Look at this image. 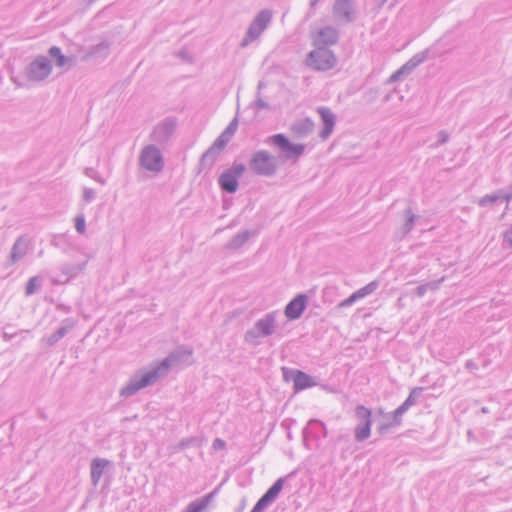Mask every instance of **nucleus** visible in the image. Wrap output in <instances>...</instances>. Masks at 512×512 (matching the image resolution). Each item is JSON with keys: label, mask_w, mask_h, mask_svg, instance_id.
<instances>
[{"label": "nucleus", "mask_w": 512, "mask_h": 512, "mask_svg": "<svg viewBox=\"0 0 512 512\" xmlns=\"http://www.w3.org/2000/svg\"><path fill=\"white\" fill-rule=\"evenodd\" d=\"M338 39V30L334 27L326 26L318 31L314 38V46L328 48V46L336 44Z\"/></svg>", "instance_id": "obj_16"}, {"label": "nucleus", "mask_w": 512, "mask_h": 512, "mask_svg": "<svg viewBox=\"0 0 512 512\" xmlns=\"http://www.w3.org/2000/svg\"><path fill=\"white\" fill-rule=\"evenodd\" d=\"M407 214H408L407 220L402 227V232L404 235L406 233L410 232L413 229V225H414L415 215L412 213V210L410 208L407 210Z\"/></svg>", "instance_id": "obj_35"}, {"label": "nucleus", "mask_w": 512, "mask_h": 512, "mask_svg": "<svg viewBox=\"0 0 512 512\" xmlns=\"http://www.w3.org/2000/svg\"><path fill=\"white\" fill-rule=\"evenodd\" d=\"M215 493L216 491H213L202 498L192 501L187 505L184 512H202L207 508Z\"/></svg>", "instance_id": "obj_26"}, {"label": "nucleus", "mask_w": 512, "mask_h": 512, "mask_svg": "<svg viewBox=\"0 0 512 512\" xmlns=\"http://www.w3.org/2000/svg\"><path fill=\"white\" fill-rule=\"evenodd\" d=\"M371 415V410L364 405L356 406L355 416L359 423L354 429V437L357 442H363L370 437L372 426Z\"/></svg>", "instance_id": "obj_10"}, {"label": "nucleus", "mask_w": 512, "mask_h": 512, "mask_svg": "<svg viewBox=\"0 0 512 512\" xmlns=\"http://www.w3.org/2000/svg\"><path fill=\"white\" fill-rule=\"evenodd\" d=\"M49 55L55 59H57L58 57H60L62 54L61 52V49L57 46H52L49 51H48Z\"/></svg>", "instance_id": "obj_46"}, {"label": "nucleus", "mask_w": 512, "mask_h": 512, "mask_svg": "<svg viewBox=\"0 0 512 512\" xmlns=\"http://www.w3.org/2000/svg\"><path fill=\"white\" fill-rule=\"evenodd\" d=\"M278 311H271L266 313L262 318L258 319L253 327L247 330L244 334V341L251 345H258L259 338L269 337L274 334L276 330V321Z\"/></svg>", "instance_id": "obj_2"}, {"label": "nucleus", "mask_w": 512, "mask_h": 512, "mask_svg": "<svg viewBox=\"0 0 512 512\" xmlns=\"http://www.w3.org/2000/svg\"><path fill=\"white\" fill-rule=\"evenodd\" d=\"M177 122L175 118L168 117L158 123L150 134V140L159 145L166 144L176 130Z\"/></svg>", "instance_id": "obj_11"}, {"label": "nucleus", "mask_w": 512, "mask_h": 512, "mask_svg": "<svg viewBox=\"0 0 512 512\" xmlns=\"http://www.w3.org/2000/svg\"><path fill=\"white\" fill-rule=\"evenodd\" d=\"M192 354V349L184 347L169 353L156 367L146 372L140 371L134 374L128 383L121 388L120 396L128 398L136 394L139 390L153 385L159 378L167 374L168 369L172 365L184 361L186 358L191 357Z\"/></svg>", "instance_id": "obj_1"}, {"label": "nucleus", "mask_w": 512, "mask_h": 512, "mask_svg": "<svg viewBox=\"0 0 512 512\" xmlns=\"http://www.w3.org/2000/svg\"><path fill=\"white\" fill-rule=\"evenodd\" d=\"M96 197V192L92 188L85 187L83 189V200L87 203L92 202Z\"/></svg>", "instance_id": "obj_42"}, {"label": "nucleus", "mask_w": 512, "mask_h": 512, "mask_svg": "<svg viewBox=\"0 0 512 512\" xmlns=\"http://www.w3.org/2000/svg\"><path fill=\"white\" fill-rule=\"evenodd\" d=\"M140 165L150 172H161L164 167V160L161 151L154 144L145 146L139 156Z\"/></svg>", "instance_id": "obj_8"}, {"label": "nucleus", "mask_w": 512, "mask_h": 512, "mask_svg": "<svg viewBox=\"0 0 512 512\" xmlns=\"http://www.w3.org/2000/svg\"><path fill=\"white\" fill-rule=\"evenodd\" d=\"M416 67V56H413L406 64H404L401 68L395 71L389 78L388 82H396L401 79L402 76L411 73V71Z\"/></svg>", "instance_id": "obj_30"}, {"label": "nucleus", "mask_w": 512, "mask_h": 512, "mask_svg": "<svg viewBox=\"0 0 512 512\" xmlns=\"http://www.w3.org/2000/svg\"><path fill=\"white\" fill-rule=\"evenodd\" d=\"M85 265V262L78 265L63 264L59 267L61 275L59 277H53L51 282L56 285H64L84 270Z\"/></svg>", "instance_id": "obj_18"}, {"label": "nucleus", "mask_w": 512, "mask_h": 512, "mask_svg": "<svg viewBox=\"0 0 512 512\" xmlns=\"http://www.w3.org/2000/svg\"><path fill=\"white\" fill-rule=\"evenodd\" d=\"M503 242L508 246L512 247V226L510 229L503 233Z\"/></svg>", "instance_id": "obj_43"}, {"label": "nucleus", "mask_w": 512, "mask_h": 512, "mask_svg": "<svg viewBox=\"0 0 512 512\" xmlns=\"http://www.w3.org/2000/svg\"><path fill=\"white\" fill-rule=\"evenodd\" d=\"M225 446H226V442L224 440H222L221 438L214 439V441L212 443V447L214 450L223 449V448H225Z\"/></svg>", "instance_id": "obj_45"}, {"label": "nucleus", "mask_w": 512, "mask_h": 512, "mask_svg": "<svg viewBox=\"0 0 512 512\" xmlns=\"http://www.w3.org/2000/svg\"><path fill=\"white\" fill-rule=\"evenodd\" d=\"M238 128V119L234 117L224 131L216 138L220 146H226Z\"/></svg>", "instance_id": "obj_25"}, {"label": "nucleus", "mask_w": 512, "mask_h": 512, "mask_svg": "<svg viewBox=\"0 0 512 512\" xmlns=\"http://www.w3.org/2000/svg\"><path fill=\"white\" fill-rule=\"evenodd\" d=\"M318 0L311 1V6L314 7L317 4Z\"/></svg>", "instance_id": "obj_53"}, {"label": "nucleus", "mask_w": 512, "mask_h": 512, "mask_svg": "<svg viewBox=\"0 0 512 512\" xmlns=\"http://www.w3.org/2000/svg\"><path fill=\"white\" fill-rule=\"evenodd\" d=\"M511 198L512 195H503L502 193L487 194L479 199L478 205L481 207H485L492 203H495L499 199H505L507 202H509Z\"/></svg>", "instance_id": "obj_31"}, {"label": "nucleus", "mask_w": 512, "mask_h": 512, "mask_svg": "<svg viewBox=\"0 0 512 512\" xmlns=\"http://www.w3.org/2000/svg\"><path fill=\"white\" fill-rule=\"evenodd\" d=\"M84 174H85L87 177H89V178H91V179L95 180L96 182H98V183H99V184H101V185H105V184H106V180H105V178H104V177H102V176L98 173V171H97L96 169L92 168V167H87V168H85V170H84Z\"/></svg>", "instance_id": "obj_34"}, {"label": "nucleus", "mask_w": 512, "mask_h": 512, "mask_svg": "<svg viewBox=\"0 0 512 512\" xmlns=\"http://www.w3.org/2000/svg\"><path fill=\"white\" fill-rule=\"evenodd\" d=\"M256 235L255 231L245 230L243 232H240L232 237V239L229 241L228 247L230 249H239L242 247L251 236Z\"/></svg>", "instance_id": "obj_29"}, {"label": "nucleus", "mask_w": 512, "mask_h": 512, "mask_svg": "<svg viewBox=\"0 0 512 512\" xmlns=\"http://www.w3.org/2000/svg\"><path fill=\"white\" fill-rule=\"evenodd\" d=\"M417 293H418V296L423 294L424 293V289H422V287H418Z\"/></svg>", "instance_id": "obj_52"}, {"label": "nucleus", "mask_w": 512, "mask_h": 512, "mask_svg": "<svg viewBox=\"0 0 512 512\" xmlns=\"http://www.w3.org/2000/svg\"><path fill=\"white\" fill-rule=\"evenodd\" d=\"M437 138L438 140L436 142V146L446 143L448 141L449 135L446 131L442 130L438 132Z\"/></svg>", "instance_id": "obj_44"}, {"label": "nucleus", "mask_w": 512, "mask_h": 512, "mask_svg": "<svg viewBox=\"0 0 512 512\" xmlns=\"http://www.w3.org/2000/svg\"><path fill=\"white\" fill-rule=\"evenodd\" d=\"M415 401L416 388H412L408 398L393 412V422L380 425L378 428L379 433L385 434L391 427L400 425L402 415L415 403Z\"/></svg>", "instance_id": "obj_12"}, {"label": "nucleus", "mask_w": 512, "mask_h": 512, "mask_svg": "<svg viewBox=\"0 0 512 512\" xmlns=\"http://www.w3.org/2000/svg\"><path fill=\"white\" fill-rule=\"evenodd\" d=\"M264 86H265L264 82L259 81L257 88H258V90H261Z\"/></svg>", "instance_id": "obj_51"}, {"label": "nucleus", "mask_w": 512, "mask_h": 512, "mask_svg": "<svg viewBox=\"0 0 512 512\" xmlns=\"http://www.w3.org/2000/svg\"><path fill=\"white\" fill-rule=\"evenodd\" d=\"M378 286H379V283L377 281H372V282L368 283L367 285H365L364 287L355 291V293L357 294L359 299H363V298L369 296L370 294H372L378 288Z\"/></svg>", "instance_id": "obj_33"}, {"label": "nucleus", "mask_w": 512, "mask_h": 512, "mask_svg": "<svg viewBox=\"0 0 512 512\" xmlns=\"http://www.w3.org/2000/svg\"><path fill=\"white\" fill-rule=\"evenodd\" d=\"M337 63L334 53L325 47H316L307 55L306 64L316 71H327L335 67Z\"/></svg>", "instance_id": "obj_6"}, {"label": "nucleus", "mask_w": 512, "mask_h": 512, "mask_svg": "<svg viewBox=\"0 0 512 512\" xmlns=\"http://www.w3.org/2000/svg\"><path fill=\"white\" fill-rule=\"evenodd\" d=\"M273 13L270 9L261 10L250 23L245 36L240 42V47L245 48L251 42L257 40L272 22Z\"/></svg>", "instance_id": "obj_5"}, {"label": "nucleus", "mask_w": 512, "mask_h": 512, "mask_svg": "<svg viewBox=\"0 0 512 512\" xmlns=\"http://www.w3.org/2000/svg\"><path fill=\"white\" fill-rule=\"evenodd\" d=\"M387 0H381V4H384Z\"/></svg>", "instance_id": "obj_56"}, {"label": "nucleus", "mask_w": 512, "mask_h": 512, "mask_svg": "<svg viewBox=\"0 0 512 512\" xmlns=\"http://www.w3.org/2000/svg\"><path fill=\"white\" fill-rule=\"evenodd\" d=\"M194 441H195L194 438L183 439V440L180 441L179 447L181 449H185V448L191 446L194 443Z\"/></svg>", "instance_id": "obj_47"}, {"label": "nucleus", "mask_w": 512, "mask_h": 512, "mask_svg": "<svg viewBox=\"0 0 512 512\" xmlns=\"http://www.w3.org/2000/svg\"><path fill=\"white\" fill-rule=\"evenodd\" d=\"M67 61H68V58L64 55H61L60 57H58L56 59V65L59 67H63L66 65Z\"/></svg>", "instance_id": "obj_48"}, {"label": "nucleus", "mask_w": 512, "mask_h": 512, "mask_svg": "<svg viewBox=\"0 0 512 512\" xmlns=\"http://www.w3.org/2000/svg\"><path fill=\"white\" fill-rule=\"evenodd\" d=\"M317 112L320 115V118L323 123V129L320 131L319 136L323 140H326L327 138L330 137V135L332 134V132L334 130V126L336 123V116L331 111L330 108L325 107V106L318 107Z\"/></svg>", "instance_id": "obj_15"}, {"label": "nucleus", "mask_w": 512, "mask_h": 512, "mask_svg": "<svg viewBox=\"0 0 512 512\" xmlns=\"http://www.w3.org/2000/svg\"><path fill=\"white\" fill-rule=\"evenodd\" d=\"M43 279L40 276H33L29 278L25 286V295L31 296L41 287Z\"/></svg>", "instance_id": "obj_32"}, {"label": "nucleus", "mask_w": 512, "mask_h": 512, "mask_svg": "<svg viewBox=\"0 0 512 512\" xmlns=\"http://www.w3.org/2000/svg\"><path fill=\"white\" fill-rule=\"evenodd\" d=\"M293 373L295 374V381L293 385L295 392L302 391L316 385L315 379L305 372L299 370V372Z\"/></svg>", "instance_id": "obj_23"}, {"label": "nucleus", "mask_w": 512, "mask_h": 512, "mask_svg": "<svg viewBox=\"0 0 512 512\" xmlns=\"http://www.w3.org/2000/svg\"><path fill=\"white\" fill-rule=\"evenodd\" d=\"M248 166L255 175L264 177H272L278 170L276 158L263 149L252 154Z\"/></svg>", "instance_id": "obj_3"}, {"label": "nucleus", "mask_w": 512, "mask_h": 512, "mask_svg": "<svg viewBox=\"0 0 512 512\" xmlns=\"http://www.w3.org/2000/svg\"><path fill=\"white\" fill-rule=\"evenodd\" d=\"M111 465L112 462L104 458H95L92 460L90 465V476L92 484L94 486H96L99 483L105 468Z\"/></svg>", "instance_id": "obj_21"}, {"label": "nucleus", "mask_w": 512, "mask_h": 512, "mask_svg": "<svg viewBox=\"0 0 512 512\" xmlns=\"http://www.w3.org/2000/svg\"><path fill=\"white\" fill-rule=\"evenodd\" d=\"M308 432H310L311 434H313L316 437H320V436L324 437V438L327 437L326 425L322 421L317 420V419L310 420L308 422L307 427L304 428V430H303L304 441L306 440Z\"/></svg>", "instance_id": "obj_24"}, {"label": "nucleus", "mask_w": 512, "mask_h": 512, "mask_svg": "<svg viewBox=\"0 0 512 512\" xmlns=\"http://www.w3.org/2000/svg\"><path fill=\"white\" fill-rule=\"evenodd\" d=\"M285 483V477L278 478L272 486L262 495L270 504H272L276 498L278 497L279 493L283 489Z\"/></svg>", "instance_id": "obj_28"}, {"label": "nucleus", "mask_w": 512, "mask_h": 512, "mask_svg": "<svg viewBox=\"0 0 512 512\" xmlns=\"http://www.w3.org/2000/svg\"><path fill=\"white\" fill-rule=\"evenodd\" d=\"M354 5L351 0H336L333 6V15L340 23H350L354 20Z\"/></svg>", "instance_id": "obj_13"}, {"label": "nucleus", "mask_w": 512, "mask_h": 512, "mask_svg": "<svg viewBox=\"0 0 512 512\" xmlns=\"http://www.w3.org/2000/svg\"><path fill=\"white\" fill-rule=\"evenodd\" d=\"M293 372H299L298 369H292L288 367H282V375L283 379L287 382L292 381L294 383L295 381V374Z\"/></svg>", "instance_id": "obj_38"}, {"label": "nucleus", "mask_w": 512, "mask_h": 512, "mask_svg": "<svg viewBox=\"0 0 512 512\" xmlns=\"http://www.w3.org/2000/svg\"><path fill=\"white\" fill-rule=\"evenodd\" d=\"M75 229L79 234H84L86 231V220L83 214L75 217Z\"/></svg>", "instance_id": "obj_36"}, {"label": "nucleus", "mask_w": 512, "mask_h": 512, "mask_svg": "<svg viewBox=\"0 0 512 512\" xmlns=\"http://www.w3.org/2000/svg\"><path fill=\"white\" fill-rule=\"evenodd\" d=\"M76 325L74 318H66L61 322V326L51 334L47 339L46 343L48 346H54L59 340H61L71 329Z\"/></svg>", "instance_id": "obj_20"}, {"label": "nucleus", "mask_w": 512, "mask_h": 512, "mask_svg": "<svg viewBox=\"0 0 512 512\" xmlns=\"http://www.w3.org/2000/svg\"><path fill=\"white\" fill-rule=\"evenodd\" d=\"M307 296L299 294L293 298L285 307L284 313L289 320L299 319L307 306Z\"/></svg>", "instance_id": "obj_14"}, {"label": "nucleus", "mask_w": 512, "mask_h": 512, "mask_svg": "<svg viewBox=\"0 0 512 512\" xmlns=\"http://www.w3.org/2000/svg\"><path fill=\"white\" fill-rule=\"evenodd\" d=\"M57 310L69 313L71 311V308L69 306H66L65 304H59L57 305Z\"/></svg>", "instance_id": "obj_49"}, {"label": "nucleus", "mask_w": 512, "mask_h": 512, "mask_svg": "<svg viewBox=\"0 0 512 512\" xmlns=\"http://www.w3.org/2000/svg\"><path fill=\"white\" fill-rule=\"evenodd\" d=\"M109 48L110 42L107 40H103L93 47V53L97 55L106 53L109 50Z\"/></svg>", "instance_id": "obj_37"}, {"label": "nucleus", "mask_w": 512, "mask_h": 512, "mask_svg": "<svg viewBox=\"0 0 512 512\" xmlns=\"http://www.w3.org/2000/svg\"><path fill=\"white\" fill-rule=\"evenodd\" d=\"M88 3H92L94 2L95 0H86Z\"/></svg>", "instance_id": "obj_55"}, {"label": "nucleus", "mask_w": 512, "mask_h": 512, "mask_svg": "<svg viewBox=\"0 0 512 512\" xmlns=\"http://www.w3.org/2000/svg\"><path fill=\"white\" fill-rule=\"evenodd\" d=\"M314 128V122L310 118L299 119L291 125V131L300 138L309 135Z\"/></svg>", "instance_id": "obj_22"}, {"label": "nucleus", "mask_w": 512, "mask_h": 512, "mask_svg": "<svg viewBox=\"0 0 512 512\" xmlns=\"http://www.w3.org/2000/svg\"><path fill=\"white\" fill-rule=\"evenodd\" d=\"M226 146H220L218 140H215L213 144L202 154L199 167L200 170H210L219 158L220 152Z\"/></svg>", "instance_id": "obj_17"}, {"label": "nucleus", "mask_w": 512, "mask_h": 512, "mask_svg": "<svg viewBox=\"0 0 512 512\" xmlns=\"http://www.w3.org/2000/svg\"><path fill=\"white\" fill-rule=\"evenodd\" d=\"M28 246L29 239L27 237H18L11 248L9 259L6 263V267L13 265L19 260H21L27 254Z\"/></svg>", "instance_id": "obj_19"}, {"label": "nucleus", "mask_w": 512, "mask_h": 512, "mask_svg": "<svg viewBox=\"0 0 512 512\" xmlns=\"http://www.w3.org/2000/svg\"><path fill=\"white\" fill-rule=\"evenodd\" d=\"M51 72L52 64L46 56H37L25 69L27 79L32 82L44 81Z\"/></svg>", "instance_id": "obj_9"}, {"label": "nucleus", "mask_w": 512, "mask_h": 512, "mask_svg": "<svg viewBox=\"0 0 512 512\" xmlns=\"http://www.w3.org/2000/svg\"><path fill=\"white\" fill-rule=\"evenodd\" d=\"M482 412L483 413H487V409L486 408H482Z\"/></svg>", "instance_id": "obj_54"}, {"label": "nucleus", "mask_w": 512, "mask_h": 512, "mask_svg": "<svg viewBox=\"0 0 512 512\" xmlns=\"http://www.w3.org/2000/svg\"><path fill=\"white\" fill-rule=\"evenodd\" d=\"M269 505L270 503L264 497L261 496V498L256 502V504L254 505L250 512H262Z\"/></svg>", "instance_id": "obj_39"}, {"label": "nucleus", "mask_w": 512, "mask_h": 512, "mask_svg": "<svg viewBox=\"0 0 512 512\" xmlns=\"http://www.w3.org/2000/svg\"><path fill=\"white\" fill-rule=\"evenodd\" d=\"M266 143L277 147L283 160H298L304 154L306 148L304 144L291 143L288 137L282 133L268 137Z\"/></svg>", "instance_id": "obj_4"}, {"label": "nucleus", "mask_w": 512, "mask_h": 512, "mask_svg": "<svg viewBox=\"0 0 512 512\" xmlns=\"http://www.w3.org/2000/svg\"><path fill=\"white\" fill-rule=\"evenodd\" d=\"M285 483V477L278 478L272 486L262 495L270 504H272L276 498L278 497L279 493L283 489Z\"/></svg>", "instance_id": "obj_27"}, {"label": "nucleus", "mask_w": 512, "mask_h": 512, "mask_svg": "<svg viewBox=\"0 0 512 512\" xmlns=\"http://www.w3.org/2000/svg\"><path fill=\"white\" fill-rule=\"evenodd\" d=\"M252 106L255 109H257V110H262V109H268L269 108V104L261 98L260 92L257 93V98L252 103Z\"/></svg>", "instance_id": "obj_41"}, {"label": "nucleus", "mask_w": 512, "mask_h": 512, "mask_svg": "<svg viewBox=\"0 0 512 512\" xmlns=\"http://www.w3.org/2000/svg\"><path fill=\"white\" fill-rule=\"evenodd\" d=\"M246 166L243 163L234 161L232 166L226 169L218 178V185L222 191L233 194L238 190V179L243 175Z\"/></svg>", "instance_id": "obj_7"}, {"label": "nucleus", "mask_w": 512, "mask_h": 512, "mask_svg": "<svg viewBox=\"0 0 512 512\" xmlns=\"http://www.w3.org/2000/svg\"><path fill=\"white\" fill-rule=\"evenodd\" d=\"M16 334H17V333L9 334V333H7V332H4V334H3V338H4V340L9 341V340H11V339L16 335Z\"/></svg>", "instance_id": "obj_50"}, {"label": "nucleus", "mask_w": 512, "mask_h": 512, "mask_svg": "<svg viewBox=\"0 0 512 512\" xmlns=\"http://www.w3.org/2000/svg\"><path fill=\"white\" fill-rule=\"evenodd\" d=\"M360 300L357 294L354 292L348 298L344 299L339 303L340 308H345L353 305L356 301Z\"/></svg>", "instance_id": "obj_40"}]
</instances>
